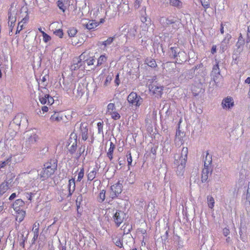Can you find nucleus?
<instances>
[{"label": "nucleus", "instance_id": "nucleus-1", "mask_svg": "<svg viewBox=\"0 0 250 250\" xmlns=\"http://www.w3.org/2000/svg\"><path fill=\"white\" fill-rule=\"evenodd\" d=\"M188 154V147H184L180 153L174 155V167L179 176H183L185 172Z\"/></svg>", "mask_w": 250, "mask_h": 250}, {"label": "nucleus", "instance_id": "nucleus-2", "mask_svg": "<svg viewBox=\"0 0 250 250\" xmlns=\"http://www.w3.org/2000/svg\"><path fill=\"white\" fill-rule=\"evenodd\" d=\"M58 161L56 159H51L44 164V167L38 174L42 180L46 179L54 174L57 168Z\"/></svg>", "mask_w": 250, "mask_h": 250}, {"label": "nucleus", "instance_id": "nucleus-3", "mask_svg": "<svg viewBox=\"0 0 250 250\" xmlns=\"http://www.w3.org/2000/svg\"><path fill=\"white\" fill-rule=\"evenodd\" d=\"M159 22L164 27H167L171 25L172 28L174 30H177L182 24L179 20L171 16L168 17H162L159 19Z\"/></svg>", "mask_w": 250, "mask_h": 250}, {"label": "nucleus", "instance_id": "nucleus-4", "mask_svg": "<svg viewBox=\"0 0 250 250\" xmlns=\"http://www.w3.org/2000/svg\"><path fill=\"white\" fill-rule=\"evenodd\" d=\"M39 99L42 104L52 105L54 102L53 98L49 95V91L47 88L39 90Z\"/></svg>", "mask_w": 250, "mask_h": 250}, {"label": "nucleus", "instance_id": "nucleus-5", "mask_svg": "<svg viewBox=\"0 0 250 250\" xmlns=\"http://www.w3.org/2000/svg\"><path fill=\"white\" fill-rule=\"evenodd\" d=\"M39 139V135L35 132L33 131L27 132L26 134V139L24 143L25 146L26 148H31L33 146L37 143Z\"/></svg>", "mask_w": 250, "mask_h": 250}, {"label": "nucleus", "instance_id": "nucleus-6", "mask_svg": "<svg viewBox=\"0 0 250 250\" xmlns=\"http://www.w3.org/2000/svg\"><path fill=\"white\" fill-rule=\"evenodd\" d=\"M170 55L176 58L177 61L181 62H185L186 60V54L184 51H180L177 47L170 48Z\"/></svg>", "mask_w": 250, "mask_h": 250}, {"label": "nucleus", "instance_id": "nucleus-7", "mask_svg": "<svg viewBox=\"0 0 250 250\" xmlns=\"http://www.w3.org/2000/svg\"><path fill=\"white\" fill-rule=\"evenodd\" d=\"M85 59V53H82L78 58L73 60V64L71 65L70 69L71 71H76L80 68L84 69V63L83 62Z\"/></svg>", "mask_w": 250, "mask_h": 250}, {"label": "nucleus", "instance_id": "nucleus-8", "mask_svg": "<svg viewBox=\"0 0 250 250\" xmlns=\"http://www.w3.org/2000/svg\"><path fill=\"white\" fill-rule=\"evenodd\" d=\"M127 100L129 104L136 106H139L143 102L142 98L133 92L129 94Z\"/></svg>", "mask_w": 250, "mask_h": 250}, {"label": "nucleus", "instance_id": "nucleus-9", "mask_svg": "<svg viewBox=\"0 0 250 250\" xmlns=\"http://www.w3.org/2000/svg\"><path fill=\"white\" fill-rule=\"evenodd\" d=\"M122 191V185L119 182L111 187L109 196L112 199L118 197Z\"/></svg>", "mask_w": 250, "mask_h": 250}, {"label": "nucleus", "instance_id": "nucleus-10", "mask_svg": "<svg viewBox=\"0 0 250 250\" xmlns=\"http://www.w3.org/2000/svg\"><path fill=\"white\" fill-rule=\"evenodd\" d=\"M14 124L18 125H26L27 124L28 120L27 117L22 114H18L13 119Z\"/></svg>", "mask_w": 250, "mask_h": 250}, {"label": "nucleus", "instance_id": "nucleus-11", "mask_svg": "<svg viewBox=\"0 0 250 250\" xmlns=\"http://www.w3.org/2000/svg\"><path fill=\"white\" fill-rule=\"evenodd\" d=\"M163 86L157 83H154L149 85V88L151 91L156 97H160L162 94Z\"/></svg>", "mask_w": 250, "mask_h": 250}, {"label": "nucleus", "instance_id": "nucleus-12", "mask_svg": "<svg viewBox=\"0 0 250 250\" xmlns=\"http://www.w3.org/2000/svg\"><path fill=\"white\" fill-rule=\"evenodd\" d=\"M125 216V213L123 211H117L113 216L114 221L117 227H119L123 222Z\"/></svg>", "mask_w": 250, "mask_h": 250}, {"label": "nucleus", "instance_id": "nucleus-13", "mask_svg": "<svg viewBox=\"0 0 250 250\" xmlns=\"http://www.w3.org/2000/svg\"><path fill=\"white\" fill-rule=\"evenodd\" d=\"M13 104L10 96L5 97L4 101V111L8 113L11 112L13 110Z\"/></svg>", "mask_w": 250, "mask_h": 250}, {"label": "nucleus", "instance_id": "nucleus-14", "mask_svg": "<svg viewBox=\"0 0 250 250\" xmlns=\"http://www.w3.org/2000/svg\"><path fill=\"white\" fill-rule=\"evenodd\" d=\"M88 124L87 123H82L80 125V132L81 134L83 140L85 141L88 138Z\"/></svg>", "mask_w": 250, "mask_h": 250}, {"label": "nucleus", "instance_id": "nucleus-15", "mask_svg": "<svg viewBox=\"0 0 250 250\" xmlns=\"http://www.w3.org/2000/svg\"><path fill=\"white\" fill-rule=\"evenodd\" d=\"M222 106L224 109H230L234 106V101L230 97H227L224 99L222 102Z\"/></svg>", "mask_w": 250, "mask_h": 250}, {"label": "nucleus", "instance_id": "nucleus-16", "mask_svg": "<svg viewBox=\"0 0 250 250\" xmlns=\"http://www.w3.org/2000/svg\"><path fill=\"white\" fill-rule=\"evenodd\" d=\"M82 24L88 30L93 29L96 28L99 24L94 20H84L83 21Z\"/></svg>", "mask_w": 250, "mask_h": 250}, {"label": "nucleus", "instance_id": "nucleus-17", "mask_svg": "<svg viewBox=\"0 0 250 250\" xmlns=\"http://www.w3.org/2000/svg\"><path fill=\"white\" fill-rule=\"evenodd\" d=\"M212 172L211 167H204L202 174V181L205 182L208 179L209 175L211 174Z\"/></svg>", "mask_w": 250, "mask_h": 250}, {"label": "nucleus", "instance_id": "nucleus-18", "mask_svg": "<svg viewBox=\"0 0 250 250\" xmlns=\"http://www.w3.org/2000/svg\"><path fill=\"white\" fill-rule=\"evenodd\" d=\"M185 136V134L184 132L178 130L177 131L175 136V141L176 144L178 145H182L184 143V138Z\"/></svg>", "mask_w": 250, "mask_h": 250}, {"label": "nucleus", "instance_id": "nucleus-19", "mask_svg": "<svg viewBox=\"0 0 250 250\" xmlns=\"http://www.w3.org/2000/svg\"><path fill=\"white\" fill-rule=\"evenodd\" d=\"M138 29L137 26L135 24H132L128 26V31L127 36L129 38H134L137 34Z\"/></svg>", "mask_w": 250, "mask_h": 250}, {"label": "nucleus", "instance_id": "nucleus-20", "mask_svg": "<svg viewBox=\"0 0 250 250\" xmlns=\"http://www.w3.org/2000/svg\"><path fill=\"white\" fill-rule=\"evenodd\" d=\"M63 119V114L61 112H55L50 118V120L52 122H59Z\"/></svg>", "mask_w": 250, "mask_h": 250}, {"label": "nucleus", "instance_id": "nucleus-21", "mask_svg": "<svg viewBox=\"0 0 250 250\" xmlns=\"http://www.w3.org/2000/svg\"><path fill=\"white\" fill-rule=\"evenodd\" d=\"M11 183V180L2 183L0 185V196L4 193L9 188V185Z\"/></svg>", "mask_w": 250, "mask_h": 250}, {"label": "nucleus", "instance_id": "nucleus-22", "mask_svg": "<svg viewBox=\"0 0 250 250\" xmlns=\"http://www.w3.org/2000/svg\"><path fill=\"white\" fill-rule=\"evenodd\" d=\"M15 211L17 212L16 220L18 222L21 223L24 219L25 215V212L20 209H18Z\"/></svg>", "mask_w": 250, "mask_h": 250}, {"label": "nucleus", "instance_id": "nucleus-23", "mask_svg": "<svg viewBox=\"0 0 250 250\" xmlns=\"http://www.w3.org/2000/svg\"><path fill=\"white\" fill-rule=\"evenodd\" d=\"M212 75L213 76V81L215 83H217L216 81L217 80V77L220 75V70L218 63L214 65L212 69Z\"/></svg>", "mask_w": 250, "mask_h": 250}, {"label": "nucleus", "instance_id": "nucleus-24", "mask_svg": "<svg viewBox=\"0 0 250 250\" xmlns=\"http://www.w3.org/2000/svg\"><path fill=\"white\" fill-rule=\"evenodd\" d=\"M48 76L45 75L43 76L38 82L39 90L46 88L45 86L47 85V78Z\"/></svg>", "mask_w": 250, "mask_h": 250}, {"label": "nucleus", "instance_id": "nucleus-25", "mask_svg": "<svg viewBox=\"0 0 250 250\" xmlns=\"http://www.w3.org/2000/svg\"><path fill=\"white\" fill-rule=\"evenodd\" d=\"M68 190L69 195H71L75 189V181L74 179H71L69 180L68 183Z\"/></svg>", "mask_w": 250, "mask_h": 250}, {"label": "nucleus", "instance_id": "nucleus-26", "mask_svg": "<svg viewBox=\"0 0 250 250\" xmlns=\"http://www.w3.org/2000/svg\"><path fill=\"white\" fill-rule=\"evenodd\" d=\"M246 205L247 211L250 212V182L248 185Z\"/></svg>", "mask_w": 250, "mask_h": 250}, {"label": "nucleus", "instance_id": "nucleus-27", "mask_svg": "<svg viewBox=\"0 0 250 250\" xmlns=\"http://www.w3.org/2000/svg\"><path fill=\"white\" fill-rule=\"evenodd\" d=\"M115 148V146L114 144L112 142H110V147L107 153V156L110 161L113 159V153Z\"/></svg>", "mask_w": 250, "mask_h": 250}, {"label": "nucleus", "instance_id": "nucleus-28", "mask_svg": "<svg viewBox=\"0 0 250 250\" xmlns=\"http://www.w3.org/2000/svg\"><path fill=\"white\" fill-rule=\"evenodd\" d=\"M212 163V157L210 155L207 153L204 160V167H211V164Z\"/></svg>", "mask_w": 250, "mask_h": 250}, {"label": "nucleus", "instance_id": "nucleus-29", "mask_svg": "<svg viewBox=\"0 0 250 250\" xmlns=\"http://www.w3.org/2000/svg\"><path fill=\"white\" fill-rule=\"evenodd\" d=\"M145 63L149 66L154 68L157 66L156 62L154 59L152 58H147L145 61Z\"/></svg>", "mask_w": 250, "mask_h": 250}, {"label": "nucleus", "instance_id": "nucleus-30", "mask_svg": "<svg viewBox=\"0 0 250 250\" xmlns=\"http://www.w3.org/2000/svg\"><path fill=\"white\" fill-rule=\"evenodd\" d=\"M107 60V57L105 55H102L100 56V57L97 60V64L96 66H99L101 65L102 64L106 62Z\"/></svg>", "mask_w": 250, "mask_h": 250}, {"label": "nucleus", "instance_id": "nucleus-31", "mask_svg": "<svg viewBox=\"0 0 250 250\" xmlns=\"http://www.w3.org/2000/svg\"><path fill=\"white\" fill-rule=\"evenodd\" d=\"M87 55L85 53V59L84 60H83V62L85 63V62H86L87 64L88 65H93L94 62H95V60L93 58V57H88V56H86Z\"/></svg>", "mask_w": 250, "mask_h": 250}, {"label": "nucleus", "instance_id": "nucleus-32", "mask_svg": "<svg viewBox=\"0 0 250 250\" xmlns=\"http://www.w3.org/2000/svg\"><path fill=\"white\" fill-rule=\"evenodd\" d=\"M97 174V169L94 168L92 170L87 174V179L89 181L93 180L96 177Z\"/></svg>", "mask_w": 250, "mask_h": 250}, {"label": "nucleus", "instance_id": "nucleus-33", "mask_svg": "<svg viewBox=\"0 0 250 250\" xmlns=\"http://www.w3.org/2000/svg\"><path fill=\"white\" fill-rule=\"evenodd\" d=\"M207 202L208 207L211 209L213 208L214 206V199L211 196H208L207 197Z\"/></svg>", "mask_w": 250, "mask_h": 250}, {"label": "nucleus", "instance_id": "nucleus-34", "mask_svg": "<svg viewBox=\"0 0 250 250\" xmlns=\"http://www.w3.org/2000/svg\"><path fill=\"white\" fill-rule=\"evenodd\" d=\"M24 204L23 201L21 199L17 200L13 204V208L15 210L20 209L19 207L22 206Z\"/></svg>", "mask_w": 250, "mask_h": 250}, {"label": "nucleus", "instance_id": "nucleus-35", "mask_svg": "<svg viewBox=\"0 0 250 250\" xmlns=\"http://www.w3.org/2000/svg\"><path fill=\"white\" fill-rule=\"evenodd\" d=\"M105 198V190L104 189L102 190L98 197V201L99 203H102L104 201Z\"/></svg>", "mask_w": 250, "mask_h": 250}, {"label": "nucleus", "instance_id": "nucleus-36", "mask_svg": "<svg viewBox=\"0 0 250 250\" xmlns=\"http://www.w3.org/2000/svg\"><path fill=\"white\" fill-rule=\"evenodd\" d=\"M116 110V107L114 104L109 103L107 106L106 114H109L111 112Z\"/></svg>", "mask_w": 250, "mask_h": 250}, {"label": "nucleus", "instance_id": "nucleus-37", "mask_svg": "<svg viewBox=\"0 0 250 250\" xmlns=\"http://www.w3.org/2000/svg\"><path fill=\"white\" fill-rule=\"evenodd\" d=\"M113 41V38H108L106 41L99 42V44L103 45L104 47L109 45Z\"/></svg>", "mask_w": 250, "mask_h": 250}, {"label": "nucleus", "instance_id": "nucleus-38", "mask_svg": "<svg viewBox=\"0 0 250 250\" xmlns=\"http://www.w3.org/2000/svg\"><path fill=\"white\" fill-rule=\"evenodd\" d=\"M108 115H110L111 118L115 120H119L121 118L120 114L116 110Z\"/></svg>", "mask_w": 250, "mask_h": 250}, {"label": "nucleus", "instance_id": "nucleus-39", "mask_svg": "<svg viewBox=\"0 0 250 250\" xmlns=\"http://www.w3.org/2000/svg\"><path fill=\"white\" fill-rule=\"evenodd\" d=\"M8 15V24H10V23H14L16 21L15 16L13 15L11 12H9Z\"/></svg>", "mask_w": 250, "mask_h": 250}, {"label": "nucleus", "instance_id": "nucleus-40", "mask_svg": "<svg viewBox=\"0 0 250 250\" xmlns=\"http://www.w3.org/2000/svg\"><path fill=\"white\" fill-rule=\"evenodd\" d=\"M170 5L176 6L179 7L181 5V2L180 0H169Z\"/></svg>", "mask_w": 250, "mask_h": 250}, {"label": "nucleus", "instance_id": "nucleus-41", "mask_svg": "<svg viewBox=\"0 0 250 250\" xmlns=\"http://www.w3.org/2000/svg\"><path fill=\"white\" fill-rule=\"evenodd\" d=\"M113 75H108L106 76L105 82L104 83V86L109 85L112 80Z\"/></svg>", "mask_w": 250, "mask_h": 250}, {"label": "nucleus", "instance_id": "nucleus-42", "mask_svg": "<svg viewBox=\"0 0 250 250\" xmlns=\"http://www.w3.org/2000/svg\"><path fill=\"white\" fill-rule=\"evenodd\" d=\"M39 223L38 222H35L33 225V231L34 234H39Z\"/></svg>", "mask_w": 250, "mask_h": 250}, {"label": "nucleus", "instance_id": "nucleus-43", "mask_svg": "<svg viewBox=\"0 0 250 250\" xmlns=\"http://www.w3.org/2000/svg\"><path fill=\"white\" fill-rule=\"evenodd\" d=\"M84 176V168L83 167H82L80 169L78 173V176L77 178V181L80 182L81 180L83 178Z\"/></svg>", "mask_w": 250, "mask_h": 250}, {"label": "nucleus", "instance_id": "nucleus-44", "mask_svg": "<svg viewBox=\"0 0 250 250\" xmlns=\"http://www.w3.org/2000/svg\"><path fill=\"white\" fill-rule=\"evenodd\" d=\"M77 33V30L74 28H71L68 31L70 37H74Z\"/></svg>", "mask_w": 250, "mask_h": 250}, {"label": "nucleus", "instance_id": "nucleus-45", "mask_svg": "<svg viewBox=\"0 0 250 250\" xmlns=\"http://www.w3.org/2000/svg\"><path fill=\"white\" fill-rule=\"evenodd\" d=\"M43 36V41L45 42H47L51 40V37L45 33L44 32H42Z\"/></svg>", "mask_w": 250, "mask_h": 250}, {"label": "nucleus", "instance_id": "nucleus-46", "mask_svg": "<svg viewBox=\"0 0 250 250\" xmlns=\"http://www.w3.org/2000/svg\"><path fill=\"white\" fill-rule=\"evenodd\" d=\"M77 149V145H76V142L75 141V143H74L72 146L70 147V148L69 149V152L71 154H73L76 150Z\"/></svg>", "mask_w": 250, "mask_h": 250}, {"label": "nucleus", "instance_id": "nucleus-47", "mask_svg": "<svg viewBox=\"0 0 250 250\" xmlns=\"http://www.w3.org/2000/svg\"><path fill=\"white\" fill-rule=\"evenodd\" d=\"M98 126V130L99 134H103V122H99L97 124Z\"/></svg>", "mask_w": 250, "mask_h": 250}, {"label": "nucleus", "instance_id": "nucleus-48", "mask_svg": "<svg viewBox=\"0 0 250 250\" xmlns=\"http://www.w3.org/2000/svg\"><path fill=\"white\" fill-rule=\"evenodd\" d=\"M228 42H229V39L227 41H226V39H224L223 40V41L222 42L221 47L222 48L223 51L226 50V49L227 48V44L228 43Z\"/></svg>", "mask_w": 250, "mask_h": 250}, {"label": "nucleus", "instance_id": "nucleus-49", "mask_svg": "<svg viewBox=\"0 0 250 250\" xmlns=\"http://www.w3.org/2000/svg\"><path fill=\"white\" fill-rule=\"evenodd\" d=\"M240 37H241V34L239 37L238 41L236 43V46L238 47V48H240V47L244 44V42L243 40L240 39Z\"/></svg>", "mask_w": 250, "mask_h": 250}, {"label": "nucleus", "instance_id": "nucleus-50", "mask_svg": "<svg viewBox=\"0 0 250 250\" xmlns=\"http://www.w3.org/2000/svg\"><path fill=\"white\" fill-rule=\"evenodd\" d=\"M85 150V146H81L79 149V153L76 154V158L77 159H79L81 156V154L84 152Z\"/></svg>", "mask_w": 250, "mask_h": 250}, {"label": "nucleus", "instance_id": "nucleus-51", "mask_svg": "<svg viewBox=\"0 0 250 250\" xmlns=\"http://www.w3.org/2000/svg\"><path fill=\"white\" fill-rule=\"evenodd\" d=\"M54 33L60 38H62L63 36V32L62 29H58L54 32Z\"/></svg>", "mask_w": 250, "mask_h": 250}, {"label": "nucleus", "instance_id": "nucleus-52", "mask_svg": "<svg viewBox=\"0 0 250 250\" xmlns=\"http://www.w3.org/2000/svg\"><path fill=\"white\" fill-rule=\"evenodd\" d=\"M114 243L117 246H118L120 248H121L123 246L121 241L119 238H117V239L115 238L114 239Z\"/></svg>", "mask_w": 250, "mask_h": 250}, {"label": "nucleus", "instance_id": "nucleus-53", "mask_svg": "<svg viewBox=\"0 0 250 250\" xmlns=\"http://www.w3.org/2000/svg\"><path fill=\"white\" fill-rule=\"evenodd\" d=\"M127 161L128 166L131 165L132 162V159L130 152H129L127 155Z\"/></svg>", "mask_w": 250, "mask_h": 250}, {"label": "nucleus", "instance_id": "nucleus-54", "mask_svg": "<svg viewBox=\"0 0 250 250\" xmlns=\"http://www.w3.org/2000/svg\"><path fill=\"white\" fill-rule=\"evenodd\" d=\"M142 10L144 11L145 14H146V7H143ZM145 15L146 14H145L144 16H142L141 17V21L144 23L147 21V17Z\"/></svg>", "mask_w": 250, "mask_h": 250}, {"label": "nucleus", "instance_id": "nucleus-55", "mask_svg": "<svg viewBox=\"0 0 250 250\" xmlns=\"http://www.w3.org/2000/svg\"><path fill=\"white\" fill-rule=\"evenodd\" d=\"M58 6L60 9L62 10L63 12L65 11V8L61 0L58 1Z\"/></svg>", "mask_w": 250, "mask_h": 250}, {"label": "nucleus", "instance_id": "nucleus-56", "mask_svg": "<svg viewBox=\"0 0 250 250\" xmlns=\"http://www.w3.org/2000/svg\"><path fill=\"white\" fill-rule=\"evenodd\" d=\"M202 6L206 9L209 7V3L208 1H203V0H200Z\"/></svg>", "mask_w": 250, "mask_h": 250}, {"label": "nucleus", "instance_id": "nucleus-57", "mask_svg": "<svg viewBox=\"0 0 250 250\" xmlns=\"http://www.w3.org/2000/svg\"><path fill=\"white\" fill-rule=\"evenodd\" d=\"M223 233L224 236H227L229 234V230L227 228H224L223 229Z\"/></svg>", "mask_w": 250, "mask_h": 250}, {"label": "nucleus", "instance_id": "nucleus-58", "mask_svg": "<svg viewBox=\"0 0 250 250\" xmlns=\"http://www.w3.org/2000/svg\"><path fill=\"white\" fill-rule=\"evenodd\" d=\"M21 22H20L18 24V26L17 27V29L16 33V34L20 33V31L21 30V29L22 28L23 25L22 24L21 25Z\"/></svg>", "mask_w": 250, "mask_h": 250}, {"label": "nucleus", "instance_id": "nucleus-59", "mask_svg": "<svg viewBox=\"0 0 250 250\" xmlns=\"http://www.w3.org/2000/svg\"><path fill=\"white\" fill-rule=\"evenodd\" d=\"M250 42V25L248 28V33H247V42Z\"/></svg>", "mask_w": 250, "mask_h": 250}, {"label": "nucleus", "instance_id": "nucleus-60", "mask_svg": "<svg viewBox=\"0 0 250 250\" xmlns=\"http://www.w3.org/2000/svg\"><path fill=\"white\" fill-rule=\"evenodd\" d=\"M7 164H8L7 161H3V162H0V168L4 167Z\"/></svg>", "mask_w": 250, "mask_h": 250}, {"label": "nucleus", "instance_id": "nucleus-61", "mask_svg": "<svg viewBox=\"0 0 250 250\" xmlns=\"http://www.w3.org/2000/svg\"><path fill=\"white\" fill-rule=\"evenodd\" d=\"M5 145L4 144L0 141V152H2L4 150Z\"/></svg>", "mask_w": 250, "mask_h": 250}, {"label": "nucleus", "instance_id": "nucleus-62", "mask_svg": "<svg viewBox=\"0 0 250 250\" xmlns=\"http://www.w3.org/2000/svg\"><path fill=\"white\" fill-rule=\"evenodd\" d=\"M43 112H46L48 111V107L46 106H43L42 108Z\"/></svg>", "mask_w": 250, "mask_h": 250}, {"label": "nucleus", "instance_id": "nucleus-63", "mask_svg": "<svg viewBox=\"0 0 250 250\" xmlns=\"http://www.w3.org/2000/svg\"><path fill=\"white\" fill-rule=\"evenodd\" d=\"M216 52V46L213 45L211 48V53L214 54Z\"/></svg>", "mask_w": 250, "mask_h": 250}, {"label": "nucleus", "instance_id": "nucleus-64", "mask_svg": "<svg viewBox=\"0 0 250 250\" xmlns=\"http://www.w3.org/2000/svg\"><path fill=\"white\" fill-rule=\"evenodd\" d=\"M16 197V194L15 193H12L10 196L9 197V200H12Z\"/></svg>", "mask_w": 250, "mask_h": 250}]
</instances>
